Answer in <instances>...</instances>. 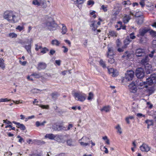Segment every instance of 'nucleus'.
Masks as SVG:
<instances>
[{
	"instance_id": "f257e3e1",
	"label": "nucleus",
	"mask_w": 156,
	"mask_h": 156,
	"mask_svg": "<svg viewBox=\"0 0 156 156\" xmlns=\"http://www.w3.org/2000/svg\"><path fill=\"white\" fill-rule=\"evenodd\" d=\"M145 52L144 49L139 48L136 50V55L137 57H142V58H148L149 57L152 58L153 57L155 51L153 50L150 54H147Z\"/></svg>"
},
{
	"instance_id": "f03ea898",
	"label": "nucleus",
	"mask_w": 156,
	"mask_h": 156,
	"mask_svg": "<svg viewBox=\"0 0 156 156\" xmlns=\"http://www.w3.org/2000/svg\"><path fill=\"white\" fill-rule=\"evenodd\" d=\"M3 18L8 21L15 23V19L16 16L15 13L11 11H6L5 12L3 15Z\"/></svg>"
},
{
	"instance_id": "7ed1b4c3",
	"label": "nucleus",
	"mask_w": 156,
	"mask_h": 156,
	"mask_svg": "<svg viewBox=\"0 0 156 156\" xmlns=\"http://www.w3.org/2000/svg\"><path fill=\"white\" fill-rule=\"evenodd\" d=\"M148 28H142L139 30V34L137 36L140 37V41L141 43L145 42L146 41V38L144 37V35L149 31Z\"/></svg>"
},
{
	"instance_id": "20e7f679",
	"label": "nucleus",
	"mask_w": 156,
	"mask_h": 156,
	"mask_svg": "<svg viewBox=\"0 0 156 156\" xmlns=\"http://www.w3.org/2000/svg\"><path fill=\"white\" fill-rule=\"evenodd\" d=\"M73 95L75 99L77 101L83 102L86 99V94L82 92H76L73 93Z\"/></svg>"
},
{
	"instance_id": "39448f33",
	"label": "nucleus",
	"mask_w": 156,
	"mask_h": 156,
	"mask_svg": "<svg viewBox=\"0 0 156 156\" xmlns=\"http://www.w3.org/2000/svg\"><path fill=\"white\" fill-rule=\"evenodd\" d=\"M148 59H142V64L144 66L146 72L147 74L151 73L152 71V69L151 64L147 63V60Z\"/></svg>"
},
{
	"instance_id": "423d86ee",
	"label": "nucleus",
	"mask_w": 156,
	"mask_h": 156,
	"mask_svg": "<svg viewBox=\"0 0 156 156\" xmlns=\"http://www.w3.org/2000/svg\"><path fill=\"white\" fill-rule=\"evenodd\" d=\"M79 143L82 146L86 147L90 145V139L85 136H83L78 140Z\"/></svg>"
},
{
	"instance_id": "0eeeda50",
	"label": "nucleus",
	"mask_w": 156,
	"mask_h": 156,
	"mask_svg": "<svg viewBox=\"0 0 156 156\" xmlns=\"http://www.w3.org/2000/svg\"><path fill=\"white\" fill-rule=\"evenodd\" d=\"M96 23V21H93L90 25V28L91 29L92 33L94 34H97L101 31L100 30L97 29L98 26L95 24Z\"/></svg>"
},
{
	"instance_id": "6e6552de",
	"label": "nucleus",
	"mask_w": 156,
	"mask_h": 156,
	"mask_svg": "<svg viewBox=\"0 0 156 156\" xmlns=\"http://www.w3.org/2000/svg\"><path fill=\"white\" fill-rule=\"evenodd\" d=\"M136 84L137 87L138 89H141L144 88H147L148 83H146V81L143 82L138 79L136 81Z\"/></svg>"
},
{
	"instance_id": "1a4fd4ad",
	"label": "nucleus",
	"mask_w": 156,
	"mask_h": 156,
	"mask_svg": "<svg viewBox=\"0 0 156 156\" xmlns=\"http://www.w3.org/2000/svg\"><path fill=\"white\" fill-rule=\"evenodd\" d=\"M146 83L148 85H151L153 83H156V74H153L150 77L147 78Z\"/></svg>"
},
{
	"instance_id": "9d476101",
	"label": "nucleus",
	"mask_w": 156,
	"mask_h": 156,
	"mask_svg": "<svg viewBox=\"0 0 156 156\" xmlns=\"http://www.w3.org/2000/svg\"><path fill=\"white\" fill-rule=\"evenodd\" d=\"M32 4L37 6H42L44 8L47 7V5H45V0H40V2H39L38 0H34L32 2Z\"/></svg>"
},
{
	"instance_id": "9b49d317",
	"label": "nucleus",
	"mask_w": 156,
	"mask_h": 156,
	"mask_svg": "<svg viewBox=\"0 0 156 156\" xmlns=\"http://www.w3.org/2000/svg\"><path fill=\"white\" fill-rule=\"evenodd\" d=\"M136 75L138 78L143 77L144 75V72L143 69L141 68H137L136 71Z\"/></svg>"
},
{
	"instance_id": "f8f14e48",
	"label": "nucleus",
	"mask_w": 156,
	"mask_h": 156,
	"mask_svg": "<svg viewBox=\"0 0 156 156\" xmlns=\"http://www.w3.org/2000/svg\"><path fill=\"white\" fill-rule=\"evenodd\" d=\"M134 75V73L132 70L127 71L125 74V78L128 81L132 80Z\"/></svg>"
},
{
	"instance_id": "ddd939ff",
	"label": "nucleus",
	"mask_w": 156,
	"mask_h": 156,
	"mask_svg": "<svg viewBox=\"0 0 156 156\" xmlns=\"http://www.w3.org/2000/svg\"><path fill=\"white\" fill-rule=\"evenodd\" d=\"M108 70V73L113 77L117 76L119 75V73L117 70L114 69L113 68H107Z\"/></svg>"
},
{
	"instance_id": "4468645a",
	"label": "nucleus",
	"mask_w": 156,
	"mask_h": 156,
	"mask_svg": "<svg viewBox=\"0 0 156 156\" xmlns=\"http://www.w3.org/2000/svg\"><path fill=\"white\" fill-rule=\"evenodd\" d=\"M46 26L48 29L51 30L55 29L56 25L53 21L48 22L46 23Z\"/></svg>"
},
{
	"instance_id": "2eb2a0df",
	"label": "nucleus",
	"mask_w": 156,
	"mask_h": 156,
	"mask_svg": "<svg viewBox=\"0 0 156 156\" xmlns=\"http://www.w3.org/2000/svg\"><path fill=\"white\" fill-rule=\"evenodd\" d=\"M136 83L134 82H132L129 85V88L130 92L133 93L136 92L137 90Z\"/></svg>"
},
{
	"instance_id": "dca6fc26",
	"label": "nucleus",
	"mask_w": 156,
	"mask_h": 156,
	"mask_svg": "<svg viewBox=\"0 0 156 156\" xmlns=\"http://www.w3.org/2000/svg\"><path fill=\"white\" fill-rule=\"evenodd\" d=\"M140 148L141 151L144 152H147L151 149V147L147 144L143 143L142 145L140 146Z\"/></svg>"
},
{
	"instance_id": "f3484780",
	"label": "nucleus",
	"mask_w": 156,
	"mask_h": 156,
	"mask_svg": "<svg viewBox=\"0 0 156 156\" xmlns=\"http://www.w3.org/2000/svg\"><path fill=\"white\" fill-rule=\"evenodd\" d=\"M52 128L55 130L60 131L62 130H66V128L60 125L54 124L52 127ZM68 129V127L67 128V129Z\"/></svg>"
},
{
	"instance_id": "a211bd4d",
	"label": "nucleus",
	"mask_w": 156,
	"mask_h": 156,
	"mask_svg": "<svg viewBox=\"0 0 156 156\" xmlns=\"http://www.w3.org/2000/svg\"><path fill=\"white\" fill-rule=\"evenodd\" d=\"M118 5V4H117L114 6V9L112 11L113 16H116L119 13V9Z\"/></svg>"
},
{
	"instance_id": "6ab92c4d",
	"label": "nucleus",
	"mask_w": 156,
	"mask_h": 156,
	"mask_svg": "<svg viewBox=\"0 0 156 156\" xmlns=\"http://www.w3.org/2000/svg\"><path fill=\"white\" fill-rule=\"evenodd\" d=\"M115 27L118 28L117 30H119L121 29L123 30L126 29V26H125L122 25V23L120 21H119L117 22V24L115 25Z\"/></svg>"
},
{
	"instance_id": "aec40b11",
	"label": "nucleus",
	"mask_w": 156,
	"mask_h": 156,
	"mask_svg": "<svg viewBox=\"0 0 156 156\" xmlns=\"http://www.w3.org/2000/svg\"><path fill=\"white\" fill-rule=\"evenodd\" d=\"M133 56L134 55L133 54L127 51L123 55L122 57L130 58L133 57Z\"/></svg>"
},
{
	"instance_id": "412c9836",
	"label": "nucleus",
	"mask_w": 156,
	"mask_h": 156,
	"mask_svg": "<svg viewBox=\"0 0 156 156\" xmlns=\"http://www.w3.org/2000/svg\"><path fill=\"white\" fill-rule=\"evenodd\" d=\"M62 135H54V139L53 140L61 142L62 141V139H61Z\"/></svg>"
},
{
	"instance_id": "4be33fe9",
	"label": "nucleus",
	"mask_w": 156,
	"mask_h": 156,
	"mask_svg": "<svg viewBox=\"0 0 156 156\" xmlns=\"http://www.w3.org/2000/svg\"><path fill=\"white\" fill-rule=\"evenodd\" d=\"M114 55V52L112 48H109L107 54L108 57L110 58V56H112Z\"/></svg>"
},
{
	"instance_id": "5701e85b",
	"label": "nucleus",
	"mask_w": 156,
	"mask_h": 156,
	"mask_svg": "<svg viewBox=\"0 0 156 156\" xmlns=\"http://www.w3.org/2000/svg\"><path fill=\"white\" fill-rule=\"evenodd\" d=\"M46 67V64L44 63H39L38 66L37 68L39 70L44 69H45Z\"/></svg>"
},
{
	"instance_id": "b1692460",
	"label": "nucleus",
	"mask_w": 156,
	"mask_h": 156,
	"mask_svg": "<svg viewBox=\"0 0 156 156\" xmlns=\"http://www.w3.org/2000/svg\"><path fill=\"white\" fill-rule=\"evenodd\" d=\"M51 44L53 45H55L56 46H58L60 44V42L56 39H54L51 41Z\"/></svg>"
},
{
	"instance_id": "393cba45",
	"label": "nucleus",
	"mask_w": 156,
	"mask_h": 156,
	"mask_svg": "<svg viewBox=\"0 0 156 156\" xmlns=\"http://www.w3.org/2000/svg\"><path fill=\"white\" fill-rule=\"evenodd\" d=\"M74 2V3L77 6L79 5L82 4L85 0H71Z\"/></svg>"
},
{
	"instance_id": "a878e982",
	"label": "nucleus",
	"mask_w": 156,
	"mask_h": 156,
	"mask_svg": "<svg viewBox=\"0 0 156 156\" xmlns=\"http://www.w3.org/2000/svg\"><path fill=\"white\" fill-rule=\"evenodd\" d=\"M54 135L52 133H49L46 134L45 136V138H48L50 140H53L54 139Z\"/></svg>"
},
{
	"instance_id": "bb28decb",
	"label": "nucleus",
	"mask_w": 156,
	"mask_h": 156,
	"mask_svg": "<svg viewBox=\"0 0 156 156\" xmlns=\"http://www.w3.org/2000/svg\"><path fill=\"white\" fill-rule=\"evenodd\" d=\"M110 109V107L109 106H105L103 107L101 109V112L104 111L105 112H109Z\"/></svg>"
},
{
	"instance_id": "cd10ccee",
	"label": "nucleus",
	"mask_w": 156,
	"mask_h": 156,
	"mask_svg": "<svg viewBox=\"0 0 156 156\" xmlns=\"http://www.w3.org/2000/svg\"><path fill=\"white\" fill-rule=\"evenodd\" d=\"M108 36L109 37H116L117 36V33L114 31L110 30L109 32Z\"/></svg>"
},
{
	"instance_id": "c85d7f7f",
	"label": "nucleus",
	"mask_w": 156,
	"mask_h": 156,
	"mask_svg": "<svg viewBox=\"0 0 156 156\" xmlns=\"http://www.w3.org/2000/svg\"><path fill=\"white\" fill-rule=\"evenodd\" d=\"M99 63L100 65L102 67L103 69H105L107 68L106 66L105 62L103 61V59H101L99 61Z\"/></svg>"
},
{
	"instance_id": "c756f323",
	"label": "nucleus",
	"mask_w": 156,
	"mask_h": 156,
	"mask_svg": "<svg viewBox=\"0 0 156 156\" xmlns=\"http://www.w3.org/2000/svg\"><path fill=\"white\" fill-rule=\"evenodd\" d=\"M130 19V17L129 15H126L123 17V21L124 23H127Z\"/></svg>"
},
{
	"instance_id": "7c9ffc66",
	"label": "nucleus",
	"mask_w": 156,
	"mask_h": 156,
	"mask_svg": "<svg viewBox=\"0 0 156 156\" xmlns=\"http://www.w3.org/2000/svg\"><path fill=\"white\" fill-rule=\"evenodd\" d=\"M62 33L63 34H66L67 32V29L64 24H62Z\"/></svg>"
},
{
	"instance_id": "2f4dec72",
	"label": "nucleus",
	"mask_w": 156,
	"mask_h": 156,
	"mask_svg": "<svg viewBox=\"0 0 156 156\" xmlns=\"http://www.w3.org/2000/svg\"><path fill=\"white\" fill-rule=\"evenodd\" d=\"M96 12L94 11L91 10L90 12V16L94 18H95L97 17Z\"/></svg>"
},
{
	"instance_id": "473e14b6",
	"label": "nucleus",
	"mask_w": 156,
	"mask_h": 156,
	"mask_svg": "<svg viewBox=\"0 0 156 156\" xmlns=\"http://www.w3.org/2000/svg\"><path fill=\"white\" fill-rule=\"evenodd\" d=\"M131 41L129 40V38H126V39L124 41V47L125 48H126V45L128 44H129L130 42Z\"/></svg>"
},
{
	"instance_id": "72a5a7b5",
	"label": "nucleus",
	"mask_w": 156,
	"mask_h": 156,
	"mask_svg": "<svg viewBox=\"0 0 156 156\" xmlns=\"http://www.w3.org/2000/svg\"><path fill=\"white\" fill-rule=\"evenodd\" d=\"M5 67V65L3 59H0V68L3 70H4Z\"/></svg>"
},
{
	"instance_id": "f704fd0d",
	"label": "nucleus",
	"mask_w": 156,
	"mask_h": 156,
	"mask_svg": "<svg viewBox=\"0 0 156 156\" xmlns=\"http://www.w3.org/2000/svg\"><path fill=\"white\" fill-rule=\"evenodd\" d=\"M134 117L133 115L129 116L126 118L125 120L127 123L129 124L130 122L129 121V119H134Z\"/></svg>"
},
{
	"instance_id": "c9c22d12",
	"label": "nucleus",
	"mask_w": 156,
	"mask_h": 156,
	"mask_svg": "<svg viewBox=\"0 0 156 156\" xmlns=\"http://www.w3.org/2000/svg\"><path fill=\"white\" fill-rule=\"evenodd\" d=\"M115 128L117 130V132L118 133H119V134H121L122 133V130L121 127L119 125H117L115 127Z\"/></svg>"
},
{
	"instance_id": "e433bc0d",
	"label": "nucleus",
	"mask_w": 156,
	"mask_h": 156,
	"mask_svg": "<svg viewBox=\"0 0 156 156\" xmlns=\"http://www.w3.org/2000/svg\"><path fill=\"white\" fill-rule=\"evenodd\" d=\"M31 76H34L35 78H39L42 77L40 73H34L32 74Z\"/></svg>"
},
{
	"instance_id": "4c0bfd02",
	"label": "nucleus",
	"mask_w": 156,
	"mask_h": 156,
	"mask_svg": "<svg viewBox=\"0 0 156 156\" xmlns=\"http://www.w3.org/2000/svg\"><path fill=\"white\" fill-rule=\"evenodd\" d=\"M108 6L107 5H102L100 9L102 10L104 12H106L108 11Z\"/></svg>"
},
{
	"instance_id": "58836bf2",
	"label": "nucleus",
	"mask_w": 156,
	"mask_h": 156,
	"mask_svg": "<svg viewBox=\"0 0 156 156\" xmlns=\"http://www.w3.org/2000/svg\"><path fill=\"white\" fill-rule=\"evenodd\" d=\"M61 139H62V141L61 142L64 143L66 141H68V136L67 135L62 136Z\"/></svg>"
},
{
	"instance_id": "ea45409f",
	"label": "nucleus",
	"mask_w": 156,
	"mask_h": 156,
	"mask_svg": "<svg viewBox=\"0 0 156 156\" xmlns=\"http://www.w3.org/2000/svg\"><path fill=\"white\" fill-rule=\"evenodd\" d=\"M25 48L28 53L31 52V45L30 44L29 45L25 46Z\"/></svg>"
},
{
	"instance_id": "a19ab883",
	"label": "nucleus",
	"mask_w": 156,
	"mask_h": 156,
	"mask_svg": "<svg viewBox=\"0 0 156 156\" xmlns=\"http://www.w3.org/2000/svg\"><path fill=\"white\" fill-rule=\"evenodd\" d=\"M18 128L20 129L21 130H24L25 129V127L24 125L22 124H20L19 123L18 126H17Z\"/></svg>"
},
{
	"instance_id": "79ce46f5",
	"label": "nucleus",
	"mask_w": 156,
	"mask_h": 156,
	"mask_svg": "<svg viewBox=\"0 0 156 156\" xmlns=\"http://www.w3.org/2000/svg\"><path fill=\"white\" fill-rule=\"evenodd\" d=\"M45 123H46L45 121H44L41 123H40L39 122L37 121L36 123V125L38 127L40 126L44 125Z\"/></svg>"
},
{
	"instance_id": "37998d69",
	"label": "nucleus",
	"mask_w": 156,
	"mask_h": 156,
	"mask_svg": "<svg viewBox=\"0 0 156 156\" xmlns=\"http://www.w3.org/2000/svg\"><path fill=\"white\" fill-rule=\"evenodd\" d=\"M137 23L139 24L142 23L143 22V18L142 16L138 18L137 20Z\"/></svg>"
},
{
	"instance_id": "c03bdc74",
	"label": "nucleus",
	"mask_w": 156,
	"mask_h": 156,
	"mask_svg": "<svg viewBox=\"0 0 156 156\" xmlns=\"http://www.w3.org/2000/svg\"><path fill=\"white\" fill-rule=\"evenodd\" d=\"M48 51L49 50L48 49L45 47L41 49V52L43 54H44L48 52Z\"/></svg>"
},
{
	"instance_id": "a18cd8bd",
	"label": "nucleus",
	"mask_w": 156,
	"mask_h": 156,
	"mask_svg": "<svg viewBox=\"0 0 156 156\" xmlns=\"http://www.w3.org/2000/svg\"><path fill=\"white\" fill-rule=\"evenodd\" d=\"M9 36L11 38H16L17 37V35L14 33H11L9 34Z\"/></svg>"
},
{
	"instance_id": "49530a36",
	"label": "nucleus",
	"mask_w": 156,
	"mask_h": 156,
	"mask_svg": "<svg viewBox=\"0 0 156 156\" xmlns=\"http://www.w3.org/2000/svg\"><path fill=\"white\" fill-rule=\"evenodd\" d=\"M124 1L122 2V4L123 5H130L131 3L129 0H123Z\"/></svg>"
},
{
	"instance_id": "de8ad7c7",
	"label": "nucleus",
	"mask_w": 156,
	"mask_h": 156,
	"mask_svg": "<svg viewBox=\"0 0 156 156\" xmlns=\"http://www.w3.org/2000/svg\"><path fill=\"white\" fill-rule=\"evenodd\" d=\"M11 100V99H8L7 98H2L0 99V102H7Z\"/></svg>"
},
{
	"instance_id": "09e8293b",
	"label": "nucleus",
	"mask_w": 156,
	"mask_h": 156,
	"mask_svg": "<svg viewBox=\"0 0 156 156\" xmlns=\"http://www.w3.org/2000/svg\"><path fill=\"white\" fill-rule=\"evenodd\" d=\"M24 26H20V25L18 26L16 28V29L19 30V31H20L21 30L24 29Z\"/></svg>"
},
{
	"instance_id": "8fccbe9b",
	"label": "nucleus",
	"mask_w": 156,
	"mask_h": 156,
	"mask_svg": "<svg viewBox=\"0 0 156 156\" xmlns=\"http://www.w3.org/2000/svg\"><path fill=\"white\" fill-rule=\"evenodd\" d=\"M93 96L94 95L92 92H90L89 93V96L87 98V99L88 100H91L93 98Z\"/></svg>"
},
{
	"instance_id": "3c124183",
	"label": "nucleus",
	"mask_w": 156,
	"mask_h": 156,
	"mask_svg": "<svg viewBox=\"0 0 156 156\" xmlns=\"http://www.w3.org/2000/svg\"><path fill=\"white\" fill-rule=\"evenodd\" d=\"M142 13L141 12H136L135 13V16L136 17H140L142 15Z\"/></svg>"
},
{
	"instance_id": "603ef678",
	"label": "nucleus",
	"mask_w": 156,
	"mask_h": 156,
	"mask_svg": "<svg viewBox=\"0 0 156 156\" xmlns=\"http://www.w3.org/2000/svg\"><path fill=\"white\" fill-rule=\"evenodd\" d=\"M150 34L154 37L156 36V32L153 30H151L150 32Z\"/></svg>"
},
{
	"instance_id": "864d4df0",
	"label": "nucleus",
	"mask_w": 156,
	"mask_h": 156,
	"mask_svg": "<svg viewBox=\"0 0 156 156\" xmlns=\"http://www.w3.org/2000/svg\"><path fill=\"white\" fill-rule=\"evenodd\" d=\"M94 4V2L92 0H89L87 1V4L89 5H92Z\"/></svg>"
},
{
	"instance_id": "5fc2aeb1",
	"label": "nucleus",
	"mask_w": 156,
	"mask_h": 156,
	"mask_svg": "<svg viewBox=\"0 0 156 156\" xmlns=\"http://www.w3.org/2000/svg\"><path fill=\"white\" fill-rule=\"evenodd\" d=\"M24 59H23V60H19L20 63L23 66H25L27 62L26 61H24Z\"/></svg>"
},
{
	"instance_id": "6e6d98bb",
	"label": "nucleus",
	"mask_w": 156,
	"mask_h": 156,
	"mask_svg": "<svg viewBox=\"0 0 156 156\" xmlns=\"http://www.w3.org/2000/svg\"><path fill=\"white\" fill-rule=\"evenodd\" d=\"M12 101L16 104H19L20 103H23V101L22 100H19V101H15L12 100Z\"/></svg>"
},
{
	"instance_id": "4d7b16f0",
	"label": "nucleus",
	"mask_w": 156,
	"mask_h": 156,
	"mask_svg": "<svg viewBox=\"0 0 156 156\" xmlns=\"http://www.w3.org/2000/svg\"><path fill=\"white\" fill-rule=\"evenodd\" d=\"M103 148V149H105V150L104 151V152L106 154H107L108 153V150L107 148H106L105 147H103V146H101L100 147V149L101 150H102V148Z\"/></svg>"
},
{
	"instance_id": "13d9d810",
	"label": "nucleus",
	"mask_w": 156,
	"mask_h": 156,
	"mask_svg": "<svg viewBox=\"0 0 156 156\" xmlns=\"http://www.w3.org/2000/svg\"><path fill=\"white\" fill-rule=\"evenodd\" d=\"M39 107H41V108L43 109H48L49 108V106L48 105H39Z\"/></svg>"
},
{
	"instance_id": "bf43d9fd",
	"label": "nucleus",
	"mask_w": 156,
	"mask_h": 156,
	"mask_svg": "<svg viewBox=\"0 0 156 156\" xmlns=\"http://www.w3.org/2000/svg\"><path fill=\"white\" fill-rule=\"evenodd\" d=\"M145 122L147 124L148 126H151L152 125V121L147 120L145 121Z\"/></svg>"
},
{
	"instance_id": "052dcab7",
	"label": "nucleus",
	"mask_w": 156,
	"mask_h": 156,
	"mask_svg": "<svg viewBox=\"0 0 156 156\" xmlns=\"http://www.w3.org/2000/svg\"><path fill=\"white\" fill-rule=\"evenodd\" d=\"M35 46L36 47L35 49L36 51H38L39 49H41L42 48V47L41 46H39L37 44H35Z\"/></svg>"
},
{
	"instance_id": "680f3d73",
	"label": "nucleus",
	"mask_w": 156,
	"mask_h": 156,
	"mask_svg": "<svg viewBox=\"0 0 156 156\" xmlns=\"http://www.w3.org/2000/svg\"><path fill=\"white\" fill-rule=\"evenodd\" d=\"M108 62L111 64H115V59H109Z\"/></svg>"
},
{
	"instance_id": "e2e57ef3",
	"label": "nucleus",
	"mask_w": 156,
	"mask_h": 156,
	"mask_svg": "<svg viewBox=\"0 0 156 156\" xmlns=\"http://www.w3.org/2000/svg\"><path fill=\"white\" fill-rule=\"evenodd\" d=\"M58 95L57 93H53L51 94V96L52 98L54 99L55 98H57Z\"/></svg>"
},
{
	"instance_id": "0e129e2a",
	"label": "nucleus",
	"mask_w": 156,
	"mask_h": 156,
	"mask_svg": "<svg viewBox=\"0 0 156 156\" xmlns=\"http://www.w3.org/2000/svg\"><path fill=\"white\" fill-rule=\"evenodd\" d=\"M116 44L118 47H119L120 46L121 43L119 39H118L116 41Z\"/></svg>"
},
{
	"instance_id": "69168bd1",
	"label": "nucleus",
	"mask_w": 156,
	"mask_h": 156,
	"mask_svg": "<svg viewBox=\"0 0 156 156\" xmlns=\"http://www.w3.org/2000/svg\"><path fill=\"white\" fill-rule=\"evenodd\" d=\"M140 4L142 7L145 5V0H140Z\"/></svg>"
},
{
	"instance_id": "338daca9",
	"label": "nucleus",
	"mask_w": 156,
	"mask_h": 156,
	"mask_svg": "<svg viewBox=\"0 0 156 156\" xmlns=\"http://www.w3.org/2000/svg\"><path fill=\"white\" fill-rule=\"evenodd\" d=\"M130 37L132 39H134L135 38L136 36L134 35V34L133 33L130 34Z\"/></svg>"
},
{
	"instance_id": "774afa93",
	"label": "nucleus",
	"mask_w": 156,
	"mask_h": 156,
	"mask_svg": "<svg viewBox=\"0 0 156 156\" xmlns=\"http://www.w3.org/2000/svg\"><path fill=\"white\" fill-rule=\"evenodd\" d=\"M152 46L154 48H156V40H154L152 41Z\"/></svg>"
}]
</instances>
